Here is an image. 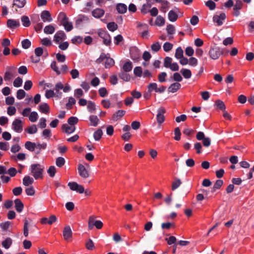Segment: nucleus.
<instances>
[{"mask_svg":"<svg viewBox=\"0 0 254 254\" xmlns=\"http://www.w3.org/2000/svg\"><path fill=\"white\" fill-rule=\"evenodd\" d=\"M44 169L40 164H33L30 166V171L35 180L42 179L43 177Z\"/></svg>","mask_w":254,"mask_h":254,"instance_id":"nucleus-1","label":"nucleus"},{"mask_svg":"<svg viewBox=\"0 0 254 254\" xmlns=\"http://www.w3.org/2000/svg\"><path fill=\"white\" fill-rule=\"evenodd\" d=\"M55 90L57 93L56 97L61 98L62 96V93L60 92V90H63L65 93L69 92L71 90V87L68 83L64 85L61 82H58L55 84Z\"/></svg>","mask_w":254,"mask_h":254,"instance_id":"nucleus-2","label":"nucleus"},{"mask_svg":"<svg viewBox=\"0 0 254 254\" xmlns=\"http://www.w3.org/2000/svg\"><path fill=\"white\" fill-rule=\"evenodd\" d=\"M67 186L71 190L75 191L79 193H82L84 191V187L76 182H69L68 183Z\"/></svg>","mask_w":254,"mask_h":254,"instance_id":"nucleus-3","label":"nucleus"},{"mask_svg":"<svg viewBox=\"0 0 254 254\" xmlns=\"http://www.w3.org/2000/svg\"><path fill=\"white\" fill-rule=\"evenodd\" d=\"M66 38L65 33L63 31H58L54 36L53 40L56 44H60L63 42Z\"/></svg>","mask_w":254,"mask_h":254,"instance_id":"nucleus-4","label":"nucleus"},{"mask_svg":"<svg viewBox=\"0 0 254 254\" xmlns=\"http://www.w3.org/2000/svg\"><path fill=\"white\" fill-rule=\"evenodd\" d=\"M222 54V52L218 47L211 48L209 52L210 57L213 60H217Z\"/></svg>","mask_w":254,"mask_h":254,"instance_id":"nucleus-5","label":"nucleus"},{"mask_svg":"<svg viewBox=\"0 0 254 254\" xmlns=\"http://www.w3.org/2000/svg\"><path fill=\"white\" fill-rule=\"evenodd\" d=\"M63 235L65 241H69L72 237V232L69 225L65 226L63 230Z\"/></svg>","mask_w":254,"mask_h":254,"instance_id":"nucleus-6","label":"nucleus"},{"mask_svg":"<svg viewBox=\"0 0 254 254\" xmlns=\"http://www.w3.org/2000/svg\"><path fill=\"white\" fill-rule=\"evenodd\" d=\"M41 19L44 22H51L53 19L51 14L48 10H43L40 14Z\"/></svg>","mask_w":254,"mask_h":254,"instance_id":"nucleus-7","label":"nucleus"},{"mask_svg":"<svg viewBox=\"0 0 254 254\" xmlns=\"http://www.w3.org/2000/svg\"><path fill=\"white\" fill-rule=\"evenodd\" d=\"M12 129L17 132H21L23 129L22 122L18 119H15L12 124Z\"/></svg>","mask_w":254,"mask_h":254,"instance_id":"nucleus-8","label":"nucleus"},{"mask_svg":"<svg viewBox=\"0 0 254 254\" xmlns=\"http://www.w3.org/2000/svg\"><path fill=\"white\" fill-rule=\"evenodd\" d=\"M15 69V67L12 66L7 67V70L4 73V79L5 81H10L14 76L13 73Z\"/></svg>","mask_w":254,"mask_h":254,"instance_id":"nucleus-9","label":"nucleus"},{"mask_svg":"<svg viewBox=\"0 0 254 254\" xmlns=\"http://www.w3.org/2000/svg\"><path fill=\"white\" fill-rule=\"evenodd\" d=\"M78 171L80 176L84 179L88 178L89 177V171L82 164L78 165Z\"/></svg>","mask_w":254,"mask_h":254,"instance_id":"nucleus-10","label":"nucleus"},{"mask_svg":"<svg viewBox=\"0 0 254 254\" xmlns=\"http://www.w3.org/2000/svg\"><path fill=\"white\" fill-rule=\"evenodd\" d=\"M226 18V15L224 13H221L220 15H215L213 17V20L217 23L218 26L223 24V21Z\"/></svg>","mask_w":254,"mask_h":254,"instance_id":"nucleus-11","label":"nucleus"},{"mask_svg":"<svg viewBox=\"0 0 254 254\" xmlns=\"http://www.w3.org/2000/svg\"><path fill=\"white\" fill-rule=\"evenodd\" d=\"M158 113L157 115V121L158 124H161L165 121V117L164 116V113L166 112V110L163 108H161L158 109Z\"/></svg>","mask_w":254,"mask_h":254,"instance_id":"nucleus-12","label":"nucleus"},{"mask_svg":"<svg viewBox=\"0 0 254 254\" xmlns=\"http://www.w3.org/2000/svg\"><path fill=\"white\" fill-rule=\"evenodd\" d=\"M99 36L103 39L104 43L106 45H109L111 43V37L109 35L107 34L104 31L99 32Z\"/></svg>","mask_w":254,"mask_h":254,"instance_id":"nucleus-13","label":"nucleus"},{"mask_svg":"<svg viewBox=\"0 0 254 254\" xmlns=\"http://www.w3.org/2000/svg\"><path fill=\"white\" fill-rule=\"evenodd\" d=\"M105 14V11L101 8H97L93 10L92 12V15L96 18H100Z\"/></svg>","mask_w":254,"mask_h":254,"instance_id":"nucleus-14","label":"nucleus"},{"mask_svg":"<svg viewBox=\"0 0 254 254\" xmlns=\"http://www.w3.org/2000/svg\"><path fill=\"white\" fill-rule=\"evenodd\" d=\"M20 23L18 20L14 19H8L7 21V26L11 29H13L19 26Z\"/></svg>","mask_w":254,"mask_h":254,"instance_id":"nucleus-15","label":"nucleus"},{"mask_svg":"<svg viewBox=\"0 0 254 254\" xmlns=\"http://www.w3.org/2000/svg\"><path fill=\"white\" fill-rule=\"evenodd\" d=\"M126 114L125 110H120L113 115L112 119L114 121H118L123 117Z\"/></svg>","mask_w":254,"mask_h":254,"instance_id":"nucleus-16","label":"nucleus"},{"mask_svg":"<svg viewBox=\"0 0 254 254\" xmlns=\"http://www.w3.org/2000/svg\"><path fill=\"white\" fill-rule=\"evenodd\" d=\"M62 129L68 134H70L73 132L75 129V127L73 126H69L67 124H64L63 125Z\"/></svg>","mask_w":254,"mask_h":254,"instance_id":"nucleus-17","label":"nucleus"},{"mask_svg":"<svg viewBox=\"0 0 254 254\" xmlns=\"http://www.w3.org/2000/svg\"><path fill=\"white\" fill-rule=\"evenodd\" d=\"M15 208L16 211L18 212H20L22 211L24 207V205L22 201L19 199H16L14 200Z\"/></svg>","mask_w":254,"mask_h":254,"instance_id":"nucleus-18","label":"nucleus"},{"mask_svg":"<svg viewBox=\"0 0 254 254\" xmlns=\"http://www.w3.org/2000/svg\"><path fill=\"white\" fill-rule=\"evenodd\" d=\"M181 87V84L178 82L172 84L168 88V91L171 93L177 92Z\"/></svg>","mask_w":254,"mask_h":254,"instance_id":"nucleus-19","label":"nucleus"},{"mask_svg":"<svg viewBox=\"0 0 254 254\" xmlns=\"http://www.w3.org/2000/svg\"><path fill=\"white\" fill-rule=\"evenodd\" d=\"M55 31V27L51 24L46 26L44 28V32L46 34H53Z\"/></svg>","mask_w":254,"mask_h":254,"instance_id":"nucleus-20","label":"nucleus"},{"mask_svg":"<svg viewBox=\"0 0 254 254\" xmlns=\"http://www.w3.org/2000/svg\"><path fill=\"white\" fill-rule=\"evenodd\" d=\"M34 183V179L29 176H25L23 179V184L25 186H28Z\"/></svg>","mask_w":254,"mask_h":254,"instance_id":"nucleus-21","label":"nucleus"},{"mask_svg":"<svg viewBox=\"0 0 254 254\" xmlns=\"http://www.w3.org/2000/svg\"><path fill=\"white\" fill-rule=\"evenodd\" d=\"M39 110L43 113L47 114L49 113L50 108L49 105L45 103L41 104L39 106Z\"/></svg>","mask_w":254,"mask_h":254,"instance_id":"nucleus-22","label":"nucleus"},{"mask_svg":"<svg viewBox=\"0 0 254 254\" xmlns=\"http://www.w3.org/2000/svg\"><path fill=\"white\" fill-rule=\"evenodd\" d=\"M90 124V125L93 127H96L99 123V119L97 116L92 115L89 117Z\"/></svg>","mask_w":254,"mask_h":254,"instance_id":"nucleus-23","label":"nucleus"},{"mask_svg":"<svg viewBox=\"0 0 254 254\" xmlns=\"http://www.w3.org/2000/svg\"><path fill=\"white\" fill-rule=\"evenodd\" d=\"M12 243V239L10 238H7L1 242V245L5 249H8L10 247Z\"/></svg>","mask_w":254,"mask_h":254,"instance_id":"nucleus-24","label":"nucleus"},{"mask_svg":"<svg viewBox=\"0 0 254 254\" xmlns=\"http://www.w3.org/2000/svg\"><path fill=\"white\" fill-rule=\"evenodd\" d=\"M26 3V0H13V6H16L18 8L23 7Z\"/></svg>","mask_w":254,"mask_h":254,"instance_id":"nucleus-25","label":"nucleus"},{"mask_svg":"<svg viewBox=\"0 0 254 254\" xmlns=\"http://www.w3.org/2000/svg\"><path fill=\"white\" fill-rule=\"evenodd\" d=\"M161 48V44L158 41L154 42L150 46L151 50L154 53L158 52Z\"/></svg>","mask_w":254,"mask_h":254,"instance_id":"nucleus-26","label":"nucleus"},{"mask_svg":"<svg viewBox=\"0 0 254 254\" xmlns=\"http://www.w3.org/2000/svg\"><path fill=\"white\" fill-rule=\"evenodd\" d=\"M132 64L130 61L126 62L123 66V70L127 72L130 71L132 68Z\"/></svg>","mask_w":254,"mask_h":254,"instance_id":"nucleus-27","label":"nucleus"},{"mask_svg":"<svg viewBox=\"0 0 254 254\" xmlns=\"http://www.w3.org/2000/svg\"><path fill=\"white\" fill-rule=\"evenodd\" d=\"M117 10L120 13H124L127 10V6L124 3L118 4L116 7Z\"/></svg>","mask_w":254,"mask_h":254,"instance_id":"nucleus-28","label":"nucleus"},{"mask_svg":"<svg viewBox=\"0 0 254 254\" xmlns=\"http://www.w3.org/2000/svg\"><path fill=\"white\" fill-rule=\"evenodd\" d=\"M178 18V16L177 12H176L174 10H171L169 12L168 18L169 20L172 22H174L177 20Z\"/></svg>","mask_w":254,"mask_h":254,"instance_id":"nucleus-29","label":"nucleus"},{"mask_svg":"<svg viewBox=\"0 0 254 254\" xmlns=\"http://www.w3.org/2000/svg\"><path fill=\"white\" fill-rule=\"evenodd\" d=\"M58 18L62 25L68 20L66 14L63 12H61L59 14Z\"/></svg>","mask_w":254,"mask_h":254,"instance_id":"nucleus-30","label":"nucleus"},{"mask_svg":"<svg viewBox=\"0 0 254 254\" xmlns=\"http://www.w3.org/2000/svg\"><path fill=\"white\" fill-rule=\"evenodd\" d=\"M161 6L160 7V10L162 12L165 13L169 8V2L166 0H162V1H161Z\"/></svg>","mask_w":254,"mask_h":254,"instance_id":"nucleus-31","label":"nucleus"},{"mask_svg":"<svg viewBox=\"0 0 254 254\" xmlns=\"http://www.w3.org/2000/svg\"><path fill=\"white\" fill-rule=\"evenodd\" d=\"M97 220H95V217L94 216H90L89 218L88 221V227L89 229L92 230L93 227L95 226V222Z\"/></svg>","mask_w":254,"mask_h":254,"instance_id":"nucleus-32","label":"nucleus"},{"mask_svg":"<svg viewBox=\"0 0 254 254\" xmlns=\"http://www.w3.org/2000/svg\"><path fill=\"white\" fill-rule=\"evenodd\" d=\"M181 72L185 78L189 79L191 76V71L189 69L183 68L181 70Z\"/></svg>","mask_w":254,"mask_h":254,"instance_id":"nucleus-33","label":"nucleus"},{"mask_svg":"<svg viewBox=\"0 0 254 254\" xmlns=\"http://www.w3.org/2000/svg\"><path fill=\"white\" fill-rule=\"evenodd\" d=\"M119 76L120 78H121L122 79H123V80H124L125 81H128L130 79V76L129 75V74L126 73V72H125H125H123V71L121 72L119 74Z\"/></svg>","mask_w":254,"mask_h":254,"instance_id":"nucleus-34","label":"nucleus"},{"mask_svg":"<svg viewBox=\"0 0 254 254\" xmlns=\"http://www.w3.org/2000/svg\"><path fill=\"white\" fill-rule=\"evenodd\" d=\"M182 184V182L180 179L175 178L174 181L172 183V190H175L178 188Z\"/></svg>","mask_w":254,"mask_h":254,"instance_id":"nucleus-35","label":"nucleus"},{"mask_svg":"<svg viewBox=\"0 0 254 254\" xmlns=\"http://www.w3.org/2000/svg\"><path fill=\"white\" fill-rule=\"evenodd\" d=\"M25 147L27 149L33 151L35 149L36 144L30 141H27L25 144Z\"/></svg>","mask_w":254,"mask_h":254,"instance_id":"nucleus-36","label":"nucleus"},{"mask_svg":"<svg viewBox=\"0 0 254 254\" xmlns=\"http://www.w3.org/2000/svg\"><path fill=\"white\" fill-rule=\"evenodd\" d=\"M106 62H105V67L106 68H110L112 66H113L115 64L114 60L111 58H108L106 57Z\"/></svg>","mask_w":254,"mask_h":254,"instance_id":"nucleus-37","label":"nucleus"},{"mask_svg":"<svg viewBox=\"0 0 254 254\" xmlns=\"http://www.w3.org/2000/svg\"><path fill=\"white\" fill-rule=\"evenodd\" d=\"M62 25L67 32L70 31L73 29L72 23L71 22L68 21V20L63 23Z\"/></svg>","mask_w":254,"mask_h":254,"instance_id":"nucleus-38","label":"nucleus"},{"mask_svg":"<svg viewBox=\"0 0 254 254\" xmlns=\"http://www.w3.org/2000/svg\"><path fill=\"white\" fill-rule=\"evenodd\" d=\"M102 135V130L101 129H98L94 132L93 134V136L95 140L98 141L100 139Z\"/></svg>","mask_w":254,"mask_h":254,"instance_id":"nucleus-39","label":"nucleus"},{"mask_svg":"<svg viewBox=\"0 0 254 254\" xmlns=\"http://www.w3.org/2000/svg\"><path fill=\"white\" fill-rule=\"evenodd\" d=\"M215 106H216L218 109H219L222 111H225V108H226L224 102L220 100H217L215 101Z\"/></svg>","mask_w":254,"mask_h":254,"instance_id":"nucleus-40","label":"nucleus"},{"mask_svg":"<svg viewBox=\"0 0 254 254\" xmlns=\"http://www.w3.org/2000/svg\"><path fill=\"white\" fill-rule=\"evenodd\" d=\"M11 225V222L9 221H5L0 224V227L3 231H6Z\"/></svg>","mask_w":254,"mask_h":254,"instance_id":"nucleus-41","label":"nucleus"},{"mask_svg":"<svg viewBox=\"0 0 254 254\" xmlns=\"http://www.w3.org/2000/svg\"><path fill=\"white\" fill-rule=\"evenodd\" d=\"M223 182L221 180H218L216 181V182L215 183L213 188H212V191H215L216 190L219 189L221 186L223 185Z\"/></svg>","mask_w":254,"mask_h":254,"instance_id":"nucleus-42","label":"nucleus"},{"mask_svg":"<svg viewBox=\"0 0 254 254\" xmlns=\"http://www.w3.org/2000/svg\"><path fill=\"white\" fill-rule=\"evenodd\" d=\"M151 5L147 2L146 4H144L141 9V11L142 13L146 14L149 11V8L151 7Z\"/></svg>","mask_w":254,"mask_h":254,"instance_id":"nucleus-43","label":"nucleus"},{"mask_svg":"<svg viewBox=\"0 0 254 254\" xmlns=\"http://www.w3.org/2000/svg\"><path fill=\"white\" fill-rule=\"evenodd\" d=\"M38 118V115L36 112H31L29 116V119L31 122H35Z\"/></svg>","mask_w":254,"mask_h":254,"instance_id":"nucleus-44","label":"nucleus"},{"mask_svg":"<svg viewBox=\"0 0 254 254\" xmlns=\"http://www.w3.org/2000/svg\"><path fill=\"white\" fill-rule=\"evenodd\" d=\"M155 24L159 26L163 25L165 24L164 18L160 15L157 16L155 20Z\"/></svg>","mask_w":254,"mask_h":254,"instance_id":"nucleus-45","label":"nucleus"},{"mask_svg":"<svg viewBox=\"0 0 254 254\" xmlns=\"http://www.w3.org/2000/svg\"><path fill=\"white\" fill-rule=\"evenodd\" d=\"M26 96V92L23 89L18 90L16 92V97L18 99L21 100Z\"/></svg>","mask_w":254,"mask_h":254,"instance_id":"nucleus-46","label":"nucleus"},{"mask_svg":"<svg viewBox=\"0 0 254 254\" xmlns=\"http://www.w3.org/2000/svg\"><path fill=\"white\" fill-rule=\"evenodd\" d=\"M56 172V168L54 166H50L47 170V173L51 177H54Z\"/></svg>","mask_w":254,"mask_h":254,"instance_id":"nucleus-47","label":"nucleus"},{"mask_svg":"<svg viewBox=\"0 0 254 254\" xmlns=\"http://www.w3.org/2000/svg\"><path fill=\"white\" fill-rule=\"evenodd\" d=\"M21 21L23 25L25 27H28L30 25V21L28 17L27 16H23L21 17Z\"/></svg>","mask_w":254,"mask_h":254,"instance_id":"nucleus-48","label":"nucleus"},{"mask_svg":"<svg viewBox=\"0 0 254 254\" xmlns=\"http://www.w3.org/2000/svg\"><path fill=\"white\" fill-rule=\"evenodd\" d=\"M118 25L114 22H110L107 24L108 29L111 31H114L118 29Z\"/></svg>","mask_w":254,"mask_h":254,"instance_id":"nucleus-49","label":"nucleus"},{"mask_svg":"<svg viewBox=\"0 0 254 254\" xmlns=\"http://www.w3.org/2000/svg\"><path fill=\"white\" fill-rule=\"evenodd\" d=\"M173 45L169 42H165L163 45V48L164 51L168 52L172 50Z\"/></svg>","mask_w":254,"mask_h":254,"instance_id":"nucleus-50","label":"nucleus"},{"mask_svg":"<svg viewBox=\"0 0 254 254\" xmlns=\"http://www.w3.org/2000/svg\"><path fill=\"white\" fill-rule=\"evenodd\" d=\"M22 82L23 81L22 78L20 77H17L13 81V86L15 87H19L22 85Z\"/></svg>","mask_w":254,"mask_h":254,"instance_id":"nucleus-51","label":"nucleus"},{"mask_svg":"<svg viewBox=\"0 0 254 254\" xmlns=\"http://www.w3.org/2000/svg\"><path fill=\"white\" fill-rule=\"evenodd\" d=\"M83 39L81 36H74L71 39V42L74 44H79L82 42Z\"/></svg>","mask_w":254,"mask_h":254,"instance_id":"nucleus-52","label":"nucleus"},{"mask_svg":"<svg viewBox=\"0 0 254 254\" xmlns=\"http://www.w3.org/2000/svg\"><path fill=\"white\" fill-rule=\"evenodd\" d=\"M26 131H27V132L29 134H34L37 132V128L35 125H33L32 126L29 127H28Z\"/></svg>","mask_w":254,"mask_h":254,"instance_id":"nucleus-53","label":"nucleus"},{"mask_svg":"<svg viewBox=\"0 0 254 254\" xmlns=\"http://www.w3.org/2000/svg\"><path fill=\"white\" fill-rule=\"evenodd\" d=\"M172 63V59L170 57H167L164 59V66L166 68H169V67L171 65Z\"/></svg>","mask_w":254,"mask_h":254,"instance_id":"nucleus-54","label":"nucleus"},{"mask_svg":"<svg viewBox=\"0 0 254 254\" xmlns=\"http://www.w3.org/2000/svg\"><path fill=\"white\" fill-rule=\"evenodd\" d=\"M175 56L178 59H179L183 57V50L181 47H178L176 49Z\"/></svg>","mask_w":254,"mask_h":254,"instance_id":"nucleus-55","label":"nucleus"},{"mask_svg":"<svg viewBox=\"0 0 254 254\" xmlns=\"http://www.w3.org/2000/svg\"><path fill=\"white\" fill-rule=\"evenodd\" d=\"M28 231H29L28 221V220H25L24 221V226H23V234L25 237H28Z\"/></svg>","mask_w":254,"mask_h":254,"instance_id":"nucleus-56","label":"nucleus"},{"mask_svg":"<svg viewBox=\"0 0 254 254\" xmlns=\"http://www.w3.org/2000/svg\"><path fill=\"white\" fill-rule=\"evenodd\" d=\"M65 163V160L63 157H58L56 159V165L59 167H61L64 165Z\"/></svg>","mask_w":254,"mask_h":254,"instance_id":"nucleus-57","label":"nucleus"},{"mask_svg":"<svg viewBox=\"0 0 254 254\" xmlns=\"http://www.w3.org/2000/svg\"><path fill=\"white\" fill-rule=\"evenodd\" d=\"M57 93L52 90H47L45 93V97L47 99L51 98L54 96L56 97Z\"/></svg>","mask_w":254,"mask_h":254,"instance_id":"nucleus-58","label":"nucleus"},{"mask_svg":"<svg viewBox=\"0 0 254 254\" xmlns=\"http://www.w3.org/2000/svg\"><path fill=\"white\" fill-rule=\"evenodd\" d=\"M76 102L75 100L72 97H70L68 98V102L66 104V108L68 109H70L71 108V106L75 104Z\"/></svg>","mask_w":254,"mask_h":254,"instance_id":"nucleus-59","label":"nucleus"},{"mask_svg":"<svg viewBox=\"0 0 254 254\" xmlns=\"http://www.w3.org/2000/svg\"><path fill=\"white\" fill-rule=\"evenodd\" d=\"M41 44L45 46H50L52 45V41L48 38H44L41 40Z\"/></svg>","mask_w":254,"mask_h":254,"instance_id":"nucleus-60","label":"nucleus"},{"mask_svg":"<svg viewBox=\"0 0 254 254\" xmlns=\"http://www.w3.org/2000/svg\"><path fill=\"white\" fill-rule=\"evenodd\" d=\"M134 74L138 77H141L142 74V68L140 66H136L133 70Z\"/></svg>","mask_w":254,"mask_h":254,"instance_id":"nucleus-61","label":"nucleus"},{"mask_svg":"<svg viewBox=\"0 0 254 254\" xmlns=\"http://www.w3.org/2000/svg\"><path fill=\"white\" fill-rule=\"evenodd\" d=\"M87 105V109L90 112H93L95 110V105L94 103L89 101H88V103Z\"/></svg>","mask_w":254,"mask_h":254,"instance_id":"nucleus-62","label":"nucleus"},{"mask_svg":"<svg viewBox=\"0 0 254 254\" xmlns=\"http://www.w3.org/2000/svg\"><path fill=\"white\" fill-rule=\"evenodd\" d=\"M166 30L169 35H172L175 33V28L173 25L169 24L167 26Z\"/></svg>","mask_w":254,"mask_h":254,"instance_id":"nucleus-63","label":"nucleus"},{"mask_svg":"<svg viewBox=\"0 0 254 254\" xmlns=\"http://www.w3.org/2000/svg\"><path fill=\"white\" fill-rule=\"evenodd\" d=\"M25 192L27 195L29 196H33L35 193L34 188L32 186L28 187L25 189Z\"/></svg>","mask_w":254,"mask_h":254,"instance_id":"nucleus-64","label":"nucleus"}]
</instances>
